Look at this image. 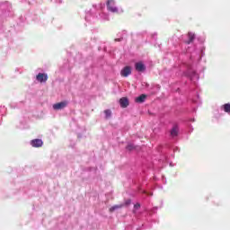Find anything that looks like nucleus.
I'll list each match as a JSON object with an SVG mask.
<instances>
[{
  "label": "nucleus",
  "mask_w": 230,
  "mask_h": 230,
  "mask_svg": "<svg viewBox=\"0 0 230 230\" xmlns=\"http://www.w3.org/2000/svg\"><path fill=\"white\" fill-rule=\"evenodd\" d=\"M155 211H156V209H157V207H155Z\"/></svg>",
  "instance_id": "27"
},
{
  "label": "nucleus",
  "mask_w": 230,
  "mask_h": 230,
  "mask_svg": "<svg viewBox=\"0 0 230 230\" xmlns=\"http://www.w3.org/2000/svg\"><path fill=\"white\" fill-rule=\"evenodd\" d=\"M37 82H40V84H46L48 82V74L46 73H39L36 75Z\"/></svg>",
  "instance_id": "5"
},
{
  "label": "nucleus",
  "mask_w": 230,
  "mask_h": 230,
  "mask_svg": "<svg viewBox=\"0 0 230 230\" xmlns=\"http://www.w3.org/2000/svg\"><path fill=\"white\" fill-rule=\"evenodd\" d=\"M177 136H179V126L174 125L171 129V137H177Z\"/></svg>",
  "instance_id": "11"
},
{
  "label": "nucleus",
  "mask_w": 230,
  "mask_h": 230,
  "mask_svg": "<svg viewBox=\"0 0 230 230\" xmlns=\"http://www.w3.org/2000/svg\"><path fill=\"white\" fill-rule=\"evenodd\" d=\"M190 132H193V126L190 125Z\"/></svg>",
  "instance_id": "23"
},
{
  "label": "nucleus",
  "mask_w": 230,
  "mask_h": 230,
  "mask_svg": "<svg viewBox=\"0 0 230 230\" xmlns=\"http://www.w3.org/2000/svg\"><path fill=\"white\" fill-rule=\"evenodd\" d=\"M6 112V108L4 106H0V115L3 116Z\"/></svg>",
  "instance_id": "17"
},
{
  "label": "nucleus",
  "mask_w": 230,
  "mask_h": 230,
  "mask_svg": "<svg viewBox=\"0 0 230 230\" xmlns=\"http://www.w3.org/2000/svg\"><path fill=\"white\" fill-rule=\"evenodd\" d=\"M123 208V205H114L110 208V211L112 213V211H116L117 209H121Z\"/></svg>",
  "instance_id": "15"
},
{
  "label": "nucleus",
  "mask_w": 230,
  "mask_h": 230,
  "mask_svg": "<svg viewBox=\"0 0 230 230\" xmlns=\"http://www.w3.org/2000/svg\"><path fill=\"white\" fill-rule=\"evenodd\" d=\"M181 69L183 71L185 76H188L190 80H199V76L195 70L191 69V65L183 64L181 65Z\"/></svg>",
  "instance_id": "2"
},
{
  "label": "nucleus",
  "mask_w": 230,
  "mask_h": 230,
  "mask_svg": "<svg viewBox=\"0 0 230 230\" xmlns=\"http://www.w3.org/2000/svg\"><path fill=\"white\" fill-rule=\"evenodd\" d=\"M140 208H141V204L139 203L135 204L133 213H136V211H137V209H139Z\"/></svg>",
  "instance_id": "18"
},
{
  "label": "nucleus",
  "mask_w": 230,
  "mask_h": 230,
  "mask_svg": "<svg viewBox=\"0 0 230 230\" xmlns=\"http://www.w3.org/2000/svg\"><path fill=\"white\" fill-rule=\"evenodd\" d=\"M135 69L136 71H138V73H143L144 71L146 70V66H145L143 62H137L135 64Z\"/></svg>",
  "instance_id": "9"
},
{
  "label": "nucleus",
  "mask_w": 230,
  "mask_h": 230,
  "mask_svg": "<svg viewBox=\"0 0 230 230\" xmlns=\"http://www.w3.org/2000/svg\"><path fill=\"white\" fill-rule=\"evenodd\" d=\"M31 145L34 148H40V146H42L44 145V142H42V139H40V138H35L31 141Z\"/></svg>",
  "instance_id": "8"
},
{
  "label": "nucleus",
  "mask_w": 230,
  "mask_h": 230,
  "mask_svg": "<svg viewBox=\"0 0 230 230\" xmlns=\"http://www.w3.org/2000/svg\"><path fill=\"white\" fill-rule=\"evenodd\" d=\"M221 111H224V112H226V114H229L230 116V103H225L221 106Z\"/></svg>",
  "instance_id": "13"
},
{
  "label": "nucleus",
  "mask_w": 230,
  "mask_h": 230,
  "mask_svg": "<svg viewBox=\"0 0 230 230\" xmlns=\"http://www.w3.org/2000/svg\"><path fill=\"white\" fill-rule=\"evenodd\" d=\"M153 37H157V34H156V33H155V34L153 35Z\"/></svg>",
  "instance_id": "25"
},
{
  "label": "nucleus",
  "mask_w": 230,
  "mask_h": 230,
  "mask_svg": "<svg viewBox=\"0 0 230 230\" xmlns=\"http://www.w3.org/2000/svg\"><path fill=\"white\" fill-rule=\"evenodd\" d=\"M142 85H143L144 87H149L150 84H148V83H143Z\"/></svg>",
  "instance_id": "22"
},
{
  "label": "nucleus",
  "mask_w": 230,
  "mask_h": 230,
  "mask_svg": "<svg viewBox=\"0 0 230 230\" xmlns=\"http://www.w3.org/2000/svg\"><path fill=\"white\" fill-rule=\"evenodd\" d=\"M170 166H172V164H170Z\"/></svg>",
  "instance_id": "28"
},
{
  "label": "nucleus",
  "mask_w": 230,
  "mask_h": 230,
  "mask_svg": "<svg viewBox=\"0 0 230 230\" xmlns=\"http://www.w3.org/2000/svg\"><path fill=\"white\" fill-rule=\"evenodd\" d=\"M189 121H195V119H190Z\"/></svg>",
  "instance_id": "24"
},
{
  "label": "nucleus",
  "mask_w": 230,
  "mask_h": 230,
  "mask_svg": "<svg viewBox=\"0 0 230 230\" xmlns=\"http://www.w3.org/2000/svg\"><path fill=\"white\" fill-rule=\"evenodd\" d=\"M119 104H120V107H122L123 109H126V107L128 105V99L126 97H122L119 100Z\"/></svg>",
  "instance_id": "12"
},
{
  "label": "nucleus",
  "mask_w": 230,
  "mask_h": 230,
  "mask_svg": "<svg viewBox=\"0 0 230 230\" xmlns=\"http://www.w3.org/2000/svg\"><path fill=\"white\" fill-rule=\"evenodd\" d=\"M126 148L127 150L130 151V150H134L136 146H134V144H128Z\"/></svg>",
  "instance_id": "19"
},
{
  "label": "nucleus",
  "mask_w": 230,
  "mask_h": 230,
  "mask_svg": "<svg viewBox=\"0 0 230 230\" xmlns=\"http://www.w3.org/2000/svg\"><path fill=\"white\" fill-rule=\"evenodd\" d=\"M187 53H190V49H187Z\"/></svg>",
  "instance_id": "26"
},
{
  "label": "nucleus",
  "mask_w": 230,
  "mask_h": 230,
  "mask_svg": "<svg viewBox=\"0 0 230 230\" xmlns=\"http://www.w3.org/2000/svg\"><path fill=\"white\" fill-rule=\"evenodd\" d=\"M146 100V94H141L138 97L136 98L137 103H144V102Z\"/></svg>",
  "instance_id": "14"
},
{
  "label": "nucleus",
  "mask_w": 230,
  "mask_h": 230,
  "mask_svg": "<svg viewBox=\"0 0 230 230\" xmlns=\"http://www.w3.org/2000/svg\"><path fill=\"white\" fill-rule=\"evenodd\" d=\"M123 40V38L115 39V42H121Z\"/></svg>",
  "instance_id": "20"
},
{
  "label": "nucleus",
  "mask_w": 230,
  "mask_h": 230,
  "mask_svg": "<svg viewBox=\"0 0 230 230\" xmlns=\"http://www.w3.org/2000/svg\"><path fill=\"white\" fill-rule=\"evenodd\" d=\"M120 75L124 78H127V76H130V75H132V68L130 66H124L122 68V70L120 71Z\"/></svg>",
  "instance_id": "6"
},
{
  "label": "nucleus",
  "mask_w": 230,
  "mask_h": 230,
  "mask_svg": "<svg viewBox=\"0 0 230 230\" xmlns=\"http://www.w3.org/2000/svg\"><path fill=\"white\" fill-rule=\"evenodd\" d=\"M106 6H107L108 12H111V13H123V9L118 8L116 6L115 0H107Z\"/></svg>",
  "instance_id": "3"
},
{
  "label": "nucleus",
  "mask_w": 230,
  "mask_h": 230,
  "mask_svg": "<svg viewBox=\"0 0 230 230\" xmlns=\"http://www.w3.org/2000/svg\"><path fill=\"white\" fill-rule=\"evenodd\" d=\"M193 40H195V33L189 32L188 33V40L185 41V44L187 46H190V44H193Z\"/></svg>",
  "instance_id": "10"
},
{
  "label": "nucleus",
  "mask_w": 230,
  "mask_h": 230,
  "mask_svg": "<svg viewBox=\"0 0 230 230\" xmlns=\"http://www.w3.org/2000/svg\"><path fill=\"white\" fill-rule=\"evenodd\" d=\"M130 202H131V200H130V199H128V200L125 202V205H126V206H130Z\"/></svg>",
  "instance_id": "21"
},
{
  "label": "nucleus",
  "mask_w": 230,
  "mask_h": 230,
  "mask_svg": "<svg viewBox=\"0 0 230 230\" xmlns=\"http://www.w3.org/2000/svg\"><path fill=\"white\" fill-rule=\"evenodd\" d=\"M200 105V99L199 98V95H196L192 99V112H197V107Z\"/></svg>",
  "instance_id": "7"
},
{
  "label": "nucleus",
  "mask_w": 230,
  "mask_h": 230,
  "mask_svg": "<svg viewBox=\"0 0 230 230\" xmlns=\"http://www.w3.org/2000/svg\"><path fill=\"white\" fill-rule=\"evenodd\" d=\"M67 101H63L58 103L53 104L52 109L54 111H63V109H66L67 107Z\"/></svg>",
  "instance_id": "4"
},
{
  "label": "nucleus",
  "mask_w": 230,
  "mask_h": 230,
  "mask_svg": "<svg viewBox=\"0 0 230 230\" xmlns=\"http://www.w3.org/2000/svg\"><path fill=\"white\" fill-rule=\"evenodd\" d=\"M93 10L96 11L95 15H93V12L94 11L93 10L86 12L85 21H87V22H93L94 17L100 21H109V14L105 13V4H99L95 5V7L93 5Z\"/></svg>",
  "instance_id": "1"
},
{
  "label": "nucleus",
  "mask_w": 230,
  "mask_h": 230,
  "mask_svg": "<svg viewBox=\"0 0 230 230\" xmlns=\"http://www.w3.org/2000/svg\"><path fill=\"white\" fill-rule=\"evenodd\" d=\"M104 114L105 118L108 119V118H111V116H112V111L111 110H105Z\"/></svg>",
  "instance_id": "16"
}]
</instances>
